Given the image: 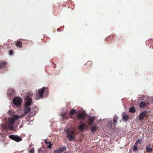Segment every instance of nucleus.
Wrapping results in <instances>:
<instances>
[{"mask_svg": "<svg viewBox=\"0 0 153 153\" xmlns=\"http://www.w3.org/2000/svg\"><path fill=\"white\" fill-rule=\"evenodd\" d=\"M13 51L12 50H10L9 51V54L10 55H13Z\"/></svg>", "mask_w": 153, "mask_h": 153, "instance_id": "obj_28", "label": "nucleus"}, {"mask_svg": "<svg viewBox=\"0 0 153 153\" xmlns=\"http://www.w3.org/2000/svg\"><path fill=\"white\" fill-rule=\"evenodd\" d=\"M76 112V110L74 109H73L71 111H70L69 112L70 114H73L75 113Z\"/></svg>", "mask_w": 153, "mask_h": 153, "instance_id": "obj_24", "label": "nucleus"}, {"mask_svg": "<svg viewBox=\"0 0 153 153\" xmlns=\"http://www.w3.org/2000/svg\"><path fill=\"white\" fill-rule=\"evenodd\" d=\"M32 101V99L28 96L25 99V105L24 109L25 114H27L29 113L30 110V106L31 104Z\"/></svg>", "mask_w": 153, "mask_h": 153, "instance_id": "obj_3", "label": "nucleus"}, {"mask_svg": "<svg viewBox=\"0 0 153 153\" xmlns=\"http://www.w3.org/2000/svg\"><path fill=\"white\" fill-rule=\"evenodd\" d=\"M12 112H13L12 111H9L8 112L9 114L10 115H11V114H12Z\"/></svg>", "mask_w": 153, "mask_h": 153, "instance_id": "obj_29", "label": "nucleus"}, {"mask_svg": "<svg viewBox=\"0 0 153 153\" xmlns=\"http://www.w3.org/2000/svg\"><path fill=\"white\" fill-rule=\"evenodd\" d=\"M44 92V96L45 97H47L48 94V90H46L45 88L43 87L38 90V94H36L35 96V99L37 100L42 98L43 96V93Z\"/></svg>", "mask_w": 153, "mask_h": 153, "instance_id": "obj_2", "label": "nucleus"}, {"mask_svg": "<svg viewBox=\"0 0 153 153\" xmlns=\"http://www.w3.org/2000/svg\"><path fill=\"white\" fill-rule=\"evenodd\" d=\"M6 64V62H0V68H1L4 66Z\"/></svg>", "mask_w": 153, "mask_h": 153, "instance_id": "obj_20", "label": "nucleus"}, {"mask_svg": "<svg viewBox=\"0 0 153 153\" xmlns=\"http://www.w3.org/2000/svg\"><path fill=\"white\" fill-rule=\"evenodd\" d=\"M67 132V136L68 138L69 141L72 140L75 137V132L73 131L70 130L68 129L66 130Z\"/></svg>", "mask_w": 153, "mask_h": 153, "instance_id": "obj_4", "label": "nucleus"}, {"mask_svg": "<svg viewBox=\"0 0 153 153\" xmlns=\"http://www.w3.org/2000/svg\"><path fill=\"white\" fill-rule=\"evenodd\" d=\"M133 149L134 151H136L137 150V145L136 143L135 144L134 146L133 147Z\"/></svg>", "mask_w": 153, "mask_h": 153, "instance_id": "obj_21", "label": "nucleus"}, {"mask_svg": "<svg viewBox=\"0 0 153 153\" xmlns=\"http://www.w3.org/2000/svg\"><path fill=\"white\" fill-rule=\"evenodd\" d=\"M146 151L148 152H151L153 150L152 148L149 147L148 146H146Z\"/></svg>", "mask_w": 153, "mask_h": 153, "instance_id": "obj_14", "label": "nucleus"}, {"mask_svg": "<svg viewBox=\"0 0 153 153\" xmlns=\"http://www.w3.org/2000/svg\"><path fill=\"white\" fill-rule=\"evenodd\" d=\"M149 103L148 102H141L140 105V107L141 108H143L147 105Z\"/></svg>", "mask_w": 153, "mask_h": 153, "instance_id": "obj_11", "label": "nucleus"}, {"mask_svg": "<svg viewBox=\"0 0 153 153\" xmlns=\"http://www.w3.org/2000/svg\"><path fill=\"white\" fill-rule=\"evenodd\" d=\"M86 126V124L83 123L81 124L80 126H78L79 129L81 131H82L84 130V128Z\"/></svg>", "mask_w": 153, "mask_h": 153, "instance_id": "obj_12", "label": "nucleus"}, {"mask_svg": "<svg viewBox=\"0 0 153 153\" xmlns=\"http://www.w3.org/2000/svg\"><path fill=\"white\" fill-rule=\"evenodd\" d=\"M94 117H91L90 116L89 117L88 120L89 122V125L91 126L92 125V123H93L94 122Z\"/></svg>", "mask_w": 153, "mask_h": 153, "instance_id": "obj_13", "label": "nucleus"}, {"mask_svg": "<svg viewBox=\"0 0 153 153\" xmlns=\"http://www.w3.org/2000/svg\"><path fill=\"white\" fill-rule=\"evenodd\" d=\"M34 152V149H31L30 151L29 152L30 153H33Z\"/></svg>", "mask_w": 153, "mask_h": 153, "instance_id": "obj_27", "label": "nucleus"}, {"mask_svg": "<svg viewBox=\"0 0 153 153\" xmlns=\"http://www.w3.org/2000/svg\"><path fill=\"white\" fill-rule=\"evenodd\" d=\"M66 149V147L65 146H63L62 147H60L59 148L56 149L54 152V153H60L65 150Z\"/></svg>", "mask_w": 153, "mask_h": 153, "instance_id": "obj_7", "label": "nucleus"}, {"mask_svg": "<svg viewBox=\"0 0 153 153\" xmlns=\"http://www.w3.org/2000/svg\"><path fill=\"white\" fill-rule=\"evenodd\" d=\"M22 102V100L18 97H16L13 100V103L16 106L20 105Z\"/></svg>", "mask_w": 153, "mask_h": 153, "instance_id": "obj_5", "label": "nucleus"}, {"mask_svg": "<svg viewBox=\"0 0 153 153\" xmlns=\"http://www.w3.org/2000/svg\"><path fill=\"white\" fill-rule=\"evenodd\" d=\"M141 143V140H140L138 139L136 141L135 143V144L136 143V144H137V143H139V144H140V143Z\"/></svg>", "mask_w": 153, "mask_h": 153, "instance_id": "obj_26", "label": "nucleus"}, {"mask_svg": "<svg viewBox=\"0 0 153 153\" xmlns=\"http://www.w3.org/2000/svg\"><path fill=\"white\" fill-rule=\"evenodd\" d=\"M14 91L13 89H10L8 90L7 94V96H10L14 93Z\"/></svg>", "mask_w": 153, "mask_h": 153, "instance_id": "obj_10", "label": "nucleus"}, {"mask_svg": "<svg viewBox=\"0 0 153 153\" xmlns=\"http://www.w3.org/2000/svg\"><path fill=\"white\" fill-rule=\"evenodd\" d=\"M129 111L130 112L132 113H133L135 112V109L134 107H131L130 108Z\"/></svg>", "mask_w": 153, "mask_h": 153, "instance_id": "obj_17", "label": "nucleus"}, {"mask_svg": "<svg viewBox=\"0 0 153 153\" xmlns=\"http://www.w3.org/2000/svg\"><path fill=\"white\" fill-rule=\"evenodd\" d=\"M118 120V117L117 116H114V118L113 119V123H115L117 122Z\"/></svg>", "mask_w": 153, "mask_h": 153, "instance_id": "obj_18", "label": "nucleus"}, {"mask_svg": "<svg viewBox=\"0 0 153 153\" xmlns=\"http://www.w3.org/2000/svg\"><path fill=\"white\" fill-rule=\"evenodd\" d=\"M2 128L3 129H5L7 128V126L6 125L3 124L2 126Z\"/></svg>", "mask_w": 153, "mask_h": 153, "instance_id": "obj_25", "label": "nucleus"}, {"mask_svg": "<svg viewBox=\"0 0 153 153\" xmlns=\"http://www.w3.org/2000/svg\"><path fill=\"white\" fill-rule=\"evenodd\" d=\"M147 113V112L146 111H144L143 112L141 113L139 117V119L140 120H143L144 118L146 116V114Z\"/></svg>", "mask_w": 153, "mask_h": 153, "instance_id": "obj_8", "label": "nucleus"}, {"mask_svg": "<svg viewBox=\"0 0 153 153\" xmlns=\"http://www.w3.org/2000/svg\"><path fill=\"white\" fill-rule=\"evenodd\" d=\"M61 115L63 119L67 118V116L66 113H64L61 114Z\"/></svg>", "mask_w": 153, "mask_h": 153, "instance_id": "obj_22", "label": "nucleus"}, {"mask_svg": "<svg viewBox=\"0 0 153 153\" xmlns=\"http://www.w3.org/2000/svg\"><path fill=\"white\" fill-rule=\"evenodd\" d=\"M45 143L48 144V146L47 147L49 148H51V142L48 140H45Z\"/></svg>", "mask_w": 153, "mask_h": 153, "instance_id": "obj_15", "label": "nucleus"}, {"mask_svg": "<svg viewBox=\"0 0 153 153\" xmlns=\"http://www.w3.org/2000/svg\"><path fill=\"white\" fill-rule=\"evenodd\" d=\"M108 126H111V123H108Z\"/></svg>", "mask_w": 153, "mask_h": 153, "instance_id": "obj_30", "label": "nucleus"}, {"mask_svg": "<svg viewBox=\"0 0 153 153\" xmlns=\"http://www.w3.org/2000/svg\"><path fill=\"white\" fill-rule=\"evenodd\" d=\"M9 137L11 139L17 142H19L22 140L21 137L18 136L16 135H12L9 136Z\"/></svg>", "mask_w": 153, "mask_h": 153, "instance_id": "obj_6", "label": "nucleus"}, {"mask_svg": "<svg viewBox=\"0 0 153 153\" xmlns=\"http://www.w3.org/2000/svg\"><path fill=\"white\" fill-rule=\"evenodd\" d=\"M91 131H95L97 130V128L96 126L94 125L93 126L91 129Z\"/></svg>", "mask_w": 153, "mask_h": 153, "instance_id": "obj_19", "label": "nucleus"}, {"mask_svg": "<svg viewBox=\"0 0 153 153\" xmlns=\"http://www.w3.org/2000/svg\"><path fill=\"white\" fill-rule=\"evenodd\" d=\"M152 48H153V46Z\"/></svg>", "mask_w": 153, "mask_h": 153, "instance_id": "obj_32", "label": "nucleus"}, {"mask_svg": "<svg viewBox=\"0 0 153 153\" xmlns=\"http://www.w3.org/2000/svg\"><path fill=\"white\" fill-rule=\"evenodd\" d=\"M21 127H22V126H20V128H21Z\"/></svg>", "mask_w": 153, "mask_h": 153, "instance_id": "obj_31", "label": "nucleus"}, {"mask_svg": "<svg viewBox=\"0 0 153 153\" xmlns=\"http://www.w3.org/2000/svg\"><path fill=\"white\" fill-rule=\"evenodd\" d=\"M128 118V116L127 115L123 116V118L124 120H127Z\"/></svg>", "mask_w": 153, "mask_h": 153, "instance_id": "obj_23", "label": "nucleus"}, {"mask_svg": "<svg viewBox=\"0 0 153 153\" xmlns=\"http://www.w3.org/2000/svg\"><path fill=\"white\" fill-rule=\"evenodd\" d=\"M22 116H20L17 115H13L12 117L9 118L8 119V127L10 130H13L14 129V124L15 121L19 119V118H21Z\"/></svg>", "mask_w": 153, "mask_h": 153, "instance_id": "obj_1", "label": "nucleus"}, {"mask_svg": "<svg viewBox=\"0 0 153 153\" xmlns=\"http://www.w3.org/2000/svg\"><path fill=\"white\" fill-rule=\"evenodd\" d=\"M76 117L78 119H84L85 118V115L83 112L80 113L76 115Z\"/></svg>", "mask_w": 153, "mask_h": 153, "instance_id": "obj_9", "label": "nucleus"}, {"mask_svg": "<svg viewBox=\"0 0 153 153\" xmlns=\"http://www.w3.org/2000/svg\"><path fill=\"white\" fill-rule=\"evenodd\" d=\"M16 45L19 48H21L22 46V43L20 41H18L17 42H16Z\"/></svg>", "mask_w": 153, "mask_h": 153, "instance_id": "obj_16", "label": "nucleus"}]
</instances>
